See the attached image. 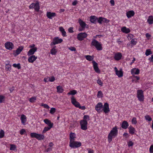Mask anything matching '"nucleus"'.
Returning <instances> with one entry per match:
<instances>
[{"instance_id":"0eeeda50","label":"nucleus","mask_w":153,"mask_h":153,"mask_svg":"<svg viewBox=\"0 0 153 153\" xmlns=\"http://www.w3.org/2000/svg\"><path fill=\"white\" fill-rule=\"evenodd\" d=\"M63 40L62 39H59L58 37H55L53 39V41L51 42L50 45L51 46H52L56 44L60 43Z\"/></svg>"},{"instance_id":"bb28decb","label":"nucleus","mask_w":153,"mask_h":153,"mask_svg":"<svg viewBox=\"0 0 153 153\" xmlns=\"http://www.w3.org/2000/svg\"><path fill=\"white\" fill-rule=\"evenodd\" d=\"M122 31L126 33H128L130 32V30L128 28H127L125 27H124L121 28Z\"/></svg>"},{"instance_id":"774afa93","label":"nucleus","mask_w":153,"mask_h":153,"mask_svg":"<svg viewBox=\"0 0 153 153\" xmlns=\"http://www.w3.org/2000/svg\"><path fill=\"white\" fill-rule=\"evenodd\" d=\"M149 59L151 62H153V54L151 56L150 58H149Z\"/></svg>"},{"instance_id":"6ab92c4d","label":"nucleus","mask_w":153,"mask_h":153,"mask_svg":"<svg viewBox=\"0 0 153 153\" xmlns=\"http://www.w3.org/2000/svg\"><path fill=\"white\" fill-rule=\"evenodd\" d=\"M134 14V12L133 10L128 11L126 13V16L128 18H129L133 16Z\"/></svg>"},{"instance_id":"5701e85b","label":"nucleus","mask_w":153,"mask_h":153,"mask_svg":"<svg viewBox=\"0 0 153 153\" xmlns=\"http://www.w3.org/2000/svg\"><path fill=\"white\" fill-rule=\"evenodd\" d=\"M128 126V123L126 121H123L121 125V127L123 129H126L127 128Z\"/></svg>"},{"instance_id":"a19ab883","label":"nucleus","mask_w":153,"mask_h":153,"mask_svg":"<svg viewBox=\"0 0 153 153\" xmlns=\"http://www.w3.org/2000/svg\"><path fill=\"white\" fill-rule=\"evenodd\" d=\"M38 134L36 133H31L30 134L31 137L32 138H36Z\"/></svg>"},{"instance_id":"2eb2a0df","label":"nucleus","mask_w":153,"mask_h":153,"mask_svg":"<svg viewBox=\"0 0 153 153\" xmlns=\"http://www.w3.org/2000/svg\"><path fill=\"white\" fill-rule=\"evenodd\" d=\"M44 122L47 125H48V127L52 128L53 126V123L51 122L50 120H49L48 119H45L44 120Z\"/></svg>"},{"instance_id":"13d9d810","label":"nucleus","mask_w":153,"mask_h":153,"mask_svg":"<svg viewBox=\"0 0 153 153\" xmlns=\"http://www.w3.org/2000/svg\"><path fill=\"white\" fill-rule=\"evenodd\" d=\"M73 27H70L68 29V31L70 33H72L74 32L73 30Z\"/></svg>"},{"instance_id":"4d7b16f0","label":"nucleus","mask_w":153,"mask_h":153,"mask_svg":"<svg viewBox=\"0 0 153 153\" xmlns=\"http://www.w3.org/2000/svg\"><path fill=\"white\" fill-rule=\"evenodd\" d=\"M97 83L101 85V86H102V85L103 83L102 82L101 80L99 79L97 80Z\"/></svg>"},{"instance_id":"864d4df0","label":"nucleus","mask_w":153,"mask_h":153,"mask_svg":"<svg viewBox=\"0 0 153 153\" xmlns=\"http://www.w3.org/2000/svg\"><path fill=\"white\" fill-rule=\"evenodd\" d=\"M49 81L50 82H52L55 80V78L54 76H52L51 77H49Z\"/></svg>"},{"instance_id":"2f4dec72","label":"nucleus","mask_w":153,"mask_h":153,"mask_svg":"<svg viewBox=\"0 0 153 153\" xmlns=\"http://www.w3.org/2000/svg\"><path fill=\"white\" fill-rule=\"evenodd\" d=\"M45 137L44 135L43 134H38L36 139L39 140H43Z\"/></svg>"},{"instance_id":"c85d7f7f","label":"nucleus","mask_w":153,"mask_h":153,"mask_svg":"<svg viewBox=\"0 0 153 153\" xmlns=\"http://www.w3.org/2000/svg\"><path fill=\"white\" fill-rule=\"evenodd\" d=\"M23 48V47L22 46L19 47L16 50V55H18L19 54L22 50Z\"/></svg>"},{"instance_id":"680f3d73","label":"nucleus","mask_w":153,"mask_h":153,"mask_svg":"<svg viewBox=\"0 0 153 153\" xmlns=\"http://www.w3.org/2000/svg\"><path fill=\"white\" fill-rule=\"evenodd\" d=\"M71 95H74L76 93L77 91L75 90H73L71 91Z\"/></svg>"},{"instance_id":"c756f323","label":"nucleus","mask_w":153,"mask_h":153,"mask_svg":"<svg viewBox=\"0 0 153 153\" xmlns=\"http://www.w3.org/2000/svg\"><path fill=\"white\" fill-rule=\"evenodd\" d=\"M147 22L149 24H152L153 23V16H149L147 19Z\"/></svg>"},{"instance_id":"b1692460","label":"nucleus","mask_w":153,"mask_h":153,"mask_svg":"<svg viewBox=\"0 0 153 153\" xmlns=\"http://www.w3.org/2000/svg\"><path fill=\"white\" fill-rule=\"evenodd\" d=\"M116 74L119 77H121L123 76V72L121 69L120 71H117Z\"/></svg>"},{"instance_id":"e2e57ef3","label":"nucleus","mask_w":153,"mask_h":153,"mask_svg":"<svg viewBox=\"0 0 153 153\" xmlns=\"http://www.w3.org/2000/svg\"><path fill=\"white\" fill-rule=\"evenodd\" d=\"M69 49L72 51H76V48L74 47H71Z\"/></svg>"},{"instance_id":"f257e3e1","label":"nucleus","mask_w":153,"mask_h":153,"mask_svg":"<svg viewBox=\"0 0 153 153\" xmlns=\"http://www.w3.org/2000/svg\"><path fill=\"white\" fill-rule=\"evenodd\" d=\"M118 134V130L117 126L113 128L108 134V137L109 143H110L112 140L113 138L116 137Z\"/></svg>"},{"instance_id":"9d476101","label":"nucleus","mask_w":153,"mask_h":153,"mask_svg":"<svg viewBox=\"0 0 153 153\" xmlns=\"http://www.w3.org/2000/svg\"><path fill=\"white\" fill-rule=\"evenodd\" d=\"M92 63H93V67L95 71L98 73H100V71L98 67V64L94 61H92Z\"/></svg>"},{"instance_id":"7c9ffc66","label":"nucleus","mask_w":153,"mask_h":153,"mask_svg":"<svg viewBox=\"0 0 153 153\" xmlns=\"http://www.w3.org/2000/svg\"><path fill=\"white\" fill-rule=\"evenodd\" d=\"M56 89L57 92L59 93H62L64 90L62 87L60 86H57Z\"/></svg>"},{"instance_id":"ea45409f","label":"nucleus","mask_w":153,"mask_h":153,"mask_svg":"<svg viewBox=\"0 0 153 153\" xmlns=\"http://www.w3.org/2000/svg\"><path fill=\"white\" fill-rule=\"evenodd\" d=\"M76 124H77V123L76 121H73V122L71 124V125L70 126V128H75Z\"/></svg>"},{"instance_id":"a18cd8bd","label":"nucleus","mask_w":153,"mask_h":153,"mask_svg":"<svg viewBox=\"0 0 153 153\" xmlns=\"http://www.w3.org/2000/svg\"><path fill=\"white\" fill-rule=\"evenodd\" d=\"M11 67L10 65L8 64H6L5 65V68L7 71L10 70V68Z\"/></svg>"},{"instance_id":"f704fd0d","label":"nucleus","mask_w":153,"mask_h":153,"mask_svg":"<svg viewBox=\"0 0 153 153\" xmlns=\"http://www.w3.org/2000/svg\"><path fill=\"white\" fill-rule=\"evenodd\" d=\"M56 47V46H54L51 50V53L52 55H55L57 53V51L55 49Z\"/></svg>"},{"instance_id":"c03bdc74","label":"nucleus","mask_w":153,"mask_h":153,"mask_svg":"<svg viewBox=\"0 0 153 153\" xmlns=\"http://www.w3.org/2000/svg\"><path fill=\"white\" fill-rule=\"evenodd\" d=\"M36 100V97H33L30 98L29 100L30 102L32 103L34 102Z\"/></svg>"},{"instance_id":"e433bc0d","label":"nucleus","mask_w":153,"mask_h":153,"mask_svg":"<svg viewBox=\"0 0 153 153\" xmlns=\"http://www.w3.org/2000/svg\"><path fill=\"white\" fill-rule=\"evenodd\" d=\"M13 66L15 68H17L18 69H20L21 68L20 63H18V64L14 63L13 64Z\"/></svg>"},{"instance_id":"39448f33","label":"nucleus","mask_w":153,"mask_h":153,"mask_svg":"<svg viewBox=\"0 0 153 153\" xmlns=\"http://www.w3.org/2000/svg\"><path fill=\"white\" fill-rule=\"evenodd\" d=\"M88 36L86 33H81L78 34L77 38L79 41H82L86 38Z\"/></svg>"},{"instance_id":"bf43d9fd","label":"nucleus","mask_w":153,"mask_h":153,"mask_svg":"<svg viewBox=\"0 0 153 153\" xmlns=\"http://www.w3.org/2000/svg\"><path fill=\"white\" fill-rule=\"evenodd\" d=\"M83 120H85L86 119H88V120H89V117L88 115H85L83 117Z\"/></svg>"},{"instance_id":"603ef678","label":"nucleus","mask_w":153,"mask_h":153,"mask_svg":"<svg viewBox=\"0 0 153 153\" xmlns=\"http://www.w3.org/2000/svg\"><path fill=\"white\" fill-rule=\"evenodd\" d=\"M4 96L2 95L0 96V103H2L3 102L4 100Z\"/></svg>"},{"instance_id":"412c9836","label":"nucleus","mask_w":153,"mask_h":153,"mask_svg":"<svg viewBox=\"0 0 153 153\" xmlns=\"http://www.w3.org/2000/svg\"><path fill=\"white\" fill-rule=\"evenodd\" d=\"M37 58V56H36L35 55H32L29 58L28 60L29 62L33 63Z\"/></svg>"},{"instance_id":"473e14b6","label":"nucleus","mask_w":153,"mask_h":153,"mask_svg":"<svg viewBox=\"0 0 153 153\" xmlns=\"http://www.w3.org/2000/svg\"><path fill=\"white\" fill-rule=\"evenodd\" d=\"M85 58L88 61H91L94 59V56H91L90 55H86L85 56Z\"/></svg>"},{"instance_id":"f3484780","label":"nucleus","mask_w":153,"mask_h":153,"mask_svg":"<svg viewBox=\"0 0 153 153\" xmlns=\"http://www.w3.org/2000/svg\"><path fill=\"white\" fill-rule=\"evenodd\" d=\"M102 106V103L101 102H99L95 106V109L97 112L100 111Z\"/></svg>"},{"instance_id":"58836bf2","label":"nucleus","mask_w":153,"mask_h":153,"mask_svg":"<svg viewBox=\"0 0 153 153\" xmlns=\"http://www.w3.org/2000/svg\"><path fill=\"white\" fill-rule=\"evenodd\" d=\"M106 19L102 17H100L99 18H97V22H98L99 23L101 24L102 22L103 21V19Z\"/></svg>"},{"instance_id":"cd10ccee","label":"nucleus","mask_w":153,"mask_h":153,"mask_svg":"<svg viewBox=\"0 0 153 153\" xmlns=\"http://www.w3.org/2000/svg\"><path fill=\"white\" fill-rule=\"evenodd\" d=\"M128 129L129 130V132L131 134H133L134 133L135 129L131 126H130L128 127Z\"/></svg>"},{"instance_id":"4468645a","label":"nucleus","mask_w":153,"mask_h":153,"mask_svg":"<svg viewBox=\"0 0 153 153\" xmlns=\"http://www.w3.org/2000/svg\"><path fill=\"white\" fill-rule=\"evenodd\" d=\"M122 55L120 53H116L114 56V58L116 60H119L121 59Z\"/></svg>"},{"instance_id":"8fccbe9b","label":"nucleus","mask_w":153,"mask_h":153,"mask_svg":"<svg viewBox=\"0 0 153 153\" xmlns=\"http://www.w3.org/2000/svg\"><path fill=\"white\" fill-rule=\"evenodd\" d=\"M131 122L133 124H136L137 123L136 118L135 117H134L132 120Z\"/></svg>"},{"instance_id":"49530a36","label":"nucleus","mask_w":153,"mask_h":153,"mask_svg":"<svg viewBox=\"0 0 153 153\" xmlns=\"http://www.w3.org/2000/svg\"><path fill=\"white\" fill-rule=\"evenodd\" d=\"M16 147L15 145L11 144L10 150H14L16 149Z\"/></svg>"},{"instance_id":"09e8293b","label":"nucleus","mask_w":153,"mask_h":153,"mask_svg":"<svg viewBox=\"0 0 153 153\" xmlns=\"http://www.w3.org/2000/svg\"><path fill=\"white\" fill-rule=\"evenodd\" d=\"M145 118L146 120H148V121H151L152 120V118L148 115H146L145 116Z\"/></svg>"},{"instance_id":"72a5a7b5","label":"nucleus","mask_w":153,"mask_h":153,"mask_svg":"<svg viewBox=\"0 0 153 153\" xmlns=\"http://www.w3.org/2000/svg\"><path fill=\"white\" fill-rule=\"evenodd\" d=\"M35 10L37 12H38L40 9L39 3L37 1L36 2V5L34 7Z\"/></svg>"},{"instance_id":"338daca9","label":"nucleus","mask_w":153,"mask_h":153,"mask_svg":"<svg viewBox=\"0 0 153 153\" xmlns=\"http://www.w3.org/2000/svg\"><path fill=\"white\" fill-rule=\"evenodd\" d=\"M133 144V143L132 141H130L128 143V146H132Z\"/></svg>"},{"instance_id":"20e7f679","label":"nucleus","mask_w":153,"mask_h":153,"mask_svg":"<svg viewBox=\"0 0 153 153\" xmlns=\"http://www.w3.org/2000/svg\"><path fill=\"white\" fill-rule=\"evenodd\" d=\"M81 145V143L80 142L74 141L71 143L69 144V146L71 148H75L80 147Z\"/></svg>"},{"instance_id":"5fc2aeb1","label":"nucleus","mask_w":153,"mask_h":153,"mask_svg":"<svg viewBox=\"0 0 153 153\" xmlns=\"http://www.w3.org/2000/svg\"><path fill=\"white\" fill-rule=\"evenodd\" d=\"M36 4V3H32L29 7L30 9H32L33 8H34Z\"/></svg>"},{"instance_id":"69168bd1","label":"nucleus","mask_w":153,"mask_h":153,"mask_svg":"<svg viewBox=\"0 0 153 153\" xmlns=\"http://www.w3.org/2000/svg\"><path fill=\"white\" fill-rule=\"evenodd\" d=\"M25 132V130L24 129H22L20 131V134L21 135H22Z\"/></svg>"},{"instance_id":"f03ea898","label":"nucleus","mask_w":153,"mask_h":153,"mask_svg":"<svg viewBox=\"0 0 153 153\" xmlns=\"http://www.w3.org/2000/svg\"><path fill=\"white\" fill-rule=\"evenodd\" d=\"M91 45L94 46L97 50L98 51L102 50V44L95 39H93L91 42Z\"/></svg>"},{"instance_id":"4be33fe9","label":"nucleus","mask_w":153,"mask_h":153,"mask_svg":"<svg viewBox=\"0 0 153 153\" xmlns=\"http://www.w3.org/2000/svg\"><path fill=\"white\" fill-rule=\"evenodd\" d=\"M26 116L22 114L21 116V119L22 123L25 125V123L27 121Z\"/></svg>"},{"instance_id":"6e6552de","label":"nucleus","mask_w":153,"mask_h":153,"mask_svg":"<svg viewBox=\"0 0 153 153\" xmlns=\"http://www.w3.org/2000/svg\"><path fill=\"white\" fill-rule=\"evenodd\" d=\"M5 46L7 49L11 50L13 49L14 46L13 43L12 42H7L5 43Z\"/></svg>"},{"instance_id":"a211bd4d","label":"nucleus","mask_w":153,"mask_h":153,"mask_svg":"<svg viewBox=\"0 0 153 153\" xmlns=\"http://www.w3.org/2000/svg\"><path fill=\"white\" fill-rule=\"evenodd\" d=\"M90 21L91 23L96 24L97 22V18L94 16H91L90 17Z\"/></svg>"},{"instance_id":"a878e982","label":"nucleus","mask_w":153,"mask_h":153,"mask_svg":"<svg viewBox=\"0 0 153 153\" xmlns=\"http://www.w3.org/2000/svg\"><path fill=\"white\" fill-rule=\"evenodd\" d=\"M59 29V30L61 32L62 36H63L64 37L66 36V32L65 31L64 29L62 27H60Z\"/></svg>"},{"instance_id":"1a4fd4ad","label":"nucleus","mask_w":153,"mask_h":153,"mask_svg":"<svg viewBox=\"0 0 153 153\" xmlns=\"http://www.w3.org/2000/svg\"><path fill=\"white\" fill-rule=\"evenodd\" d=\"M71 102L72 103L75 107L78 108L80 106V104L77 102L74 97L72 96L71 98Z\"/></svg>"},{"instance_id":"7ed1b4c3","label":"nucleus","mask_w":153,"mask_h":153,"mask_svg":"<svg viewBox=\"0 0 153 153\" xmlns=\"http://www.w3.org/2000/svg\"><path fill=\"white\" fill-rule=\"evenodd\" d=\"M137 97L140 101H143L144 100L143 91L142 90H138L137 91Z\"/></svg>"},{"instance_id":"79ce46f5","label":"nucleus","mask_w":153,"mask_h":153,"mask_svg":"<svg viewBox=\"0 0 153 153\" xmlns=\"http://www.w3.org/2000/svg\"><path fill=\"white\" fill-rule=\"evenodd\" d=\"M4 131L3 130L1 129L0 131V138L3 137L4 136Z\"/></svg>"},{"instance_id":"de8ad7c7","label":"nucleus","mask_w":153,"mask_h":153,"mask_svg":"<svg viewBox=\"0 0 153 153\" xmlns=\"http://www.w3.org/2000/svg\"><path fill=\"white\" fill-rule=\"evenodd\" d=\"M56 111V109L54 108H51L50 110V113L51 114H53Z\"/></svg>"},{"instance_id":"f8f14e48","label":"nucleus","mask_w":153,"mask_h":153,"mask_svg":"<svg viewBox=\"0 0 153 153\" xmlns=\"http://www.w3.org/2000/svg\"><path fill=\"white\" fill-rule=\"evenodd\" d=\"M76 135L74 133L71 132L70 134V142L69 143H71L74 141L75 138H76Z\"/></svg>"},{"instance_id":"4c0bfd02","label":"nucleus","mask_w":153,"mask_h":153,"mask_svg":"<svg viewBox=\"0 0 153 153\" xmlns=\"http://www.w3.org/2000/svg\"><path fill=\"white\" fill-rule=\"evenodd\" d=\"M152 53V52L150 49H148L146 50L145 54L146 56H148Z\"/></svg>"},{"instance_id":"3c124183","label":"nucleus","mask_w":153,"mask_h":153,"mask_svg":"<svg viewBox=\"0 0 153 153\" xmlns=\"http://www.w3.org/2000/svg\"><path fill=\"white\" fill-rule=\"evenodd\" d=\"M42 106H43L44 108L47 109L49 108V106L47 104L42 103Z\"/></svg>"},{"instance_id":"423d86ee","label":"nucleus","mask_w":153,"mask_h":153,"mask_svg":"<svg viewBox=\"0 0 153 153\" xmlns=\"http://www.w3.org/2000/svg\"><path fill=\"white\" fill-rule=\"evenodd\" d=\"M87 121L85 120H81L80 122V124L81 126V128L83 130H86L87 129Z\"/></svg>"},{"instance_id":"393cba45","label":"nucleus","mask_w":153,"mask_h":153,"mask_svg":"<svg viewBox=\"0 0 153 153\" xmlns=\"http://www.w3.org/2000/svg\"><path fill=\"white\" fill-rule=\"evenodd\" d=\"M79 22L83 29L85 28L86 24L85 22L81 19H79Z\"/></svg>"},{"instance_id":"dca6fc26","label":"nucleus","mask_w":153,"mask_h":153,"mask_svg":"<svg viewBox=\"0 0 153 153\" xmlns=\"http://www.w3.org/2000/svg\"><path fill=\"white\" fill-rule=\"evenodd\" d=\"M132 74H138L140 73L139 69L136 68H134L132 69L131 71Z\"/></svg>"},{"instance_id":"9b49d317","label":"nucleus","mask_w":153,"mask_h":153,"mask_svg":"<svg viewBox=\"0 0 153 153\" xmlns=\"http://www.w3.org/2000/svg\"><path fill=\"white\" fill-rule=\"evenodd\" d=\"M103 111L105 113H108L110 111L108 104L107 102L105 103L104 104Z\"/></svg>"},{"instance_id":"052dcab7","label":"nucleus","mask_w":153,"mask_h":153,"mask_svg":"<svg viewBox=\"0 0 153 153\" xmlns=\"http://www.w3.org/2000/svg\"><path fill=\"white\" fill-rule=\"evenodd\" d=\"M150 153H153V145H151L149 148Z\"/></svg>"},{"instance_id":"37998d69","label":"nucleus","mask_w":153,"mask_h":153,"mask_svg":"<svg viewBox=\"0 0 153 153\" xmlns=\"http://www.w3.org/2000/svg\"><path fill=\"white\" fill-rule=\"evenodd\" d=\"M103 94L101 91H99L98 92L97 94V97L98 98L102 97Z\"/></svg>"},{"instance_id":"0e129e2a","label":"nucleus","mask_w":153,"mask_h":153,"mask_svg":"<svg viewBox=\"0 0 153 153\" xmlns=\"http://www.w3.org/2000/svg\"><path fill=\"white\" fill-rule=\"evenodd\" d=\"M49 77H48L46 78H45L44 79V81L45 82H48L49 81Z\"/></svg>"},{"instance_id":"c9c22d12","label":"nucleus","mask_w":153,"mask_h":153,"mask_svg":"<svg viewBox=\"0 0 153 153\" xmlns=\"http://www.w3.org/2000/svg\"><path fill=\"white\" fill-rule=\"evenodd\" d=\"M51 128V127H45L44 128V130H43V131H42V133L43 134L45 133L46 131H48V130H50Z\"/></svg>"},{"instance_id":"aec40b11","label":"nucleus","mask_w":153,"mask_h":153,"mask_svg":"<svg viewBox=\"0 0 153 153\" xmlns=\"http://www.w3.org/2000/svg\"><path fill=\"white\" fill-rule=\"evenodd\" d=\"M47 17L49 19H52V17L56 16V14L55 13L48 12L47 13Z\"/></svg>"},{"instance_id":"6e6d98bb","label":"nucleus","mask_w":153,"mask_h":153,"mask_svg":"<svg viewBox=\"0 0 153 153\" xmlns=\"http://www.w3.org/2000/svg\"><path fill=\"white\" fill-rule=\"evenodd\" d=\"M131 44L133 45H135L137 43V41L134 39H132L131 41Z\"/></svg>"},{"instance_id":"ddd939ff","label":"nucleus","mask_w":153,"mask_h":153,"mask_svg":"<svg viewBox=\"0 0 153 153\" xmlns=\"http://www.w3.org/2000/svg\"><path fill=\"white\" fill-rule=\"evenodd\" d=\"M37 48L36 47L32 48L30 49L28 52L27 55L30 56L33 55L36 51Z\"/></svg>"}]
</instances>
